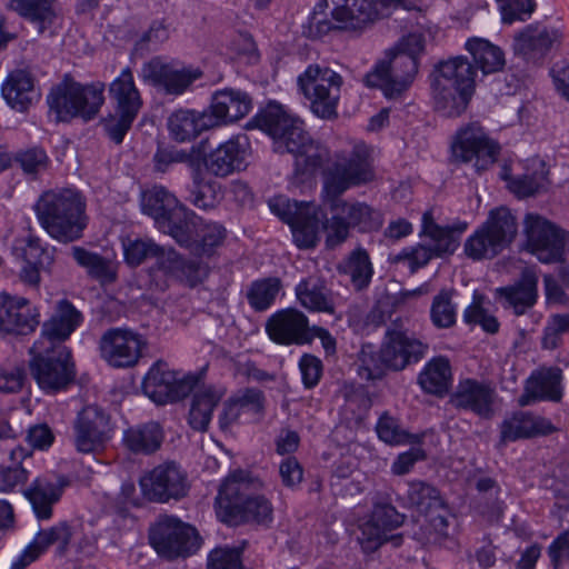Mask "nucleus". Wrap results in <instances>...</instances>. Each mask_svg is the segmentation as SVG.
Segmentation results:
<instances>
[{"label": "nucleus", "mask_w": 569, "mask_h": 569, "mask_svg": "<svg viewBox=\"0 0 569 569\" xmlns=\"http://www.w3.org/2000/svg\"><path fill=\"white\" fill-rule=\"evenodd\" d=\"M258 128L273 139V150L291 153L293 173L299 182L311 178L329 159L328 149L315 141L303 122L289 114L281 104L271 102L256 116Z\"/></svg>", "instance_id": "obj_1"}, {"label": "nucleus", "mask_w": 569, "mask_h": 569, "mask_svg": "<svg viewBox=\"0 0 569 569\" xmlns=\"http://www.w3.org/2000/svg\"><path fill=\"white\" fill-rule=\"evenodd\" d=\"M476 69L466 57H453L438 62L430 74L435 109L443 117L462 114L476 88Z\"/></svg>", "instance_id": "obj_2"}, {"label": "nucleus", "mask_w": 569, "mask_h": 569, "mask_svg": "<svg viewBox=\"0 0 569 569\" xmlns=\"http://www.w3.org/2000/svg\"><path fill=\"white\" fill-rule=\"evenodd\" d=\"M37 218L48 234L62 243L82 238L88 224L86 203L73 189L49 190L34 204Z\"/></svg>", "instance_id": "obj_3"}, {"label": "nucleus", "mask_w": 569, "mask_h": 569, "mask_svg": "<svg viewBox=\"0 0 569 569\" xmlns=\"http://www.w3.org/2000/svg\"><path fill=\"white\" fill-rule=\"evenodd\" d=\"M261 486L260 481H249L248 476L239 470L231 473L220 486L216 497L218 518L230 526L253 522L268 526L273 519L271 502L263 496L243 498L247 490Z\"/></svg>", "instance_id": "obj_4"}, {"label": "nucleus", "mask_w": 569, "mask_h": 569, "mask_svg": "<svg viewBox=\"0 0 569 569\" xmlns=\"http://www.w3.org/2000/svg\"><path fill=\"white\" fill-rule=\"evenodd\" d=\"M327 214L321 226L326 232V243L333 248L345 242L350 229L371 232L382 226L381 213L370 204L356 199H343L342 194L322 192Z\"/></svg>", "instance_id": "obj_5"}, {"label": "nucleus", "mask_w": 569, "mask_h": 569, "mask_svg": "<svg viewBox=\"0 0 569 569\" xmlns=\"http://www.w3.org/2000/svg\"><path fill=\"white\" fill-rule=\"evenodd\" d=\"M518 234L517 217L507 207L491 209L487 219L470 234L465 254L473 261L491 260L507 249Z\"/></svg>", "instance_id": "obj_6"}, {"label": "nucleus", "mask_w": 569, "mask_h": 569, "mask_svg": "<svg viewBox=\"0 0 569 569\" xmlns=\"http://www.w3.org/2000/svg\"><path fill=\"white\" fill-rule=\"evenodd\" d=\"M518 234L517 217L507 207L491 209L487 219L470 234L465 254L473 261L491 260L507 249Z\"/></svg>", "instance_id": "obj_7"}, {"label": "nucleus", "mask_w": 569, "mask_h": 569, "mask_svg": "<svg viewBox=\"0 0 569 569\" xmlns=\"http://www.w3.org/2000/svg\"><path fill=\"white\" fill-rule=\"evenodd\" d=\"M373 179L370 148L363 142H357L350 151L336 154L333 162L325 170L322 192L342 194Z\"/></svg>", "instance_id": "obj_8"}, {"label": "nucleus", "mask_w": 569, "mask_h": 569, "mask_svg": "<svg viewBox=\"0 0 569 569\" xmlns=\"http://www.w3.org/2000/svg\"><path fill=\"white\" fill-rule=\"evenodd\" d=\"M103 92L102 82L81 84L66 80L51 90L48 104L60 121H68L76 117L88 121L98 114L103 104Z\"/></svg>", "instance_id": "obj_9"}, {"label": "nucleus", "mask_w": 569, "mask_h": 569, "mask_svg": "<svg viewBox=\"0 0 569 569\" xmlns=\"http://www.w3.org/2000/svg\"><path fill=\"white\" fill-rule=\"evenodd\" d=\"M298 88L321 119L337 117L343 78L327 66L310 64L297 79Z\"/></svg>", "instance_id": "obj_10"}, {"label": "nucleus", "mask_w": 569, "mask_h": 569, "mask_svg": "<svg viewBox=\"0 0 569 569\" xmlns=\"http://www.w3.org/2000/svg\"><path fill=\"white\" fill-rule=\"evenodd\" d=\"M467 228L468 223L465 221L441 227L433 221L431 213L426 212L422 217L421 232L429 239V243L403 249L396 256L395 261L407 262L413 272L425 267L433 257L453 253L460 243L461 234Z\"/></svg>", "instance_id": "obj_11"}, {"label": "nucleus", "mask_w": 569, "mask_h": 569, "mask_svg": "<svg viewBox=\"0 0 569 569\" xmlns=\"http://www.w3.org/2000/svg\"><path fill=\"white\" fill-rule=\"evenodd\" d=\"M406 505L426 517L421 533L417 538L425 543H436L447 536L450 511L439 491L431 485L413 480L407 483L403 496Z\"/></svg>", "instance_id": "obj_12"}, {"label": "nucleus", "mask_w": 569, "mask_h": 569, "mask_svg": "<svg viewBox=\"0 0 569 569\" xmlns=\"http://www.w3.org/2000/svg\"><path fill=\"white\" fill-rule=\"evenodd\" d=\"M419 70V60L389 50L368 72L363 82L369 88H379L387 99H400L413 83Z\"/></svg>", "instance_id": "obj_13"}, {"label": "nucleus", "mask_w": 569, "mask_h": 569, "mask_svg": "<svg viewBox=\"0 0 569 569\" xmlns=\"http://www.w3.org/2000/svg\"><path fill=\"white\" fill-rule=\"evenodd\" d=\"M30 351L33 355L30 371L41 389L56 392L73 381L74 366L66 346L58 343L57 347L49 348L44 340H37Z\"/></svg>", "instance_id": "obj_14"}, {"label": "nucleus", "mask_w": 569, "mask_h": 569, "mask_svg": "<svg viewBox=\"0 0 569 569\" xmlns=\"http://www.w3.org/2000/svg\"><path fill=\"white\" fill-rule=\"evenodd\" d=\"M150 545L166 559L186 558L201 546L198 531L176 516L160 515L149 530Z\"/></svg>", "instance_id": "obj_15"}, {"label": "nucleus", "mask_w": 569, "mask_h": 569, "mask_svg": "<svg viewBox=\"0 0 569 569\" xmlns=\"http://www.w3.org/2000/svg\"><path fill=\"white\" fill-rule=\"evenodd\" d=\"M109 96L114 107V113L104 120L103 127L109 138L119 144L123 141L142 106L140 93L129 68L123 69L120 76L110 83Z\"/></svg>", "instance_id": "obj_16"}, {"label": "nucleus", "mask_w": 569, "mask_h": 569, "mask_svg": "<svg viewBox=\"0 0 569 569\" xmlns=\"http://www.w3.org/2000/svg\"><path fill=\"white\" fill-rule=\"evenodd\" d=\"M271 211L287 222L299 248H312L319 239L320 217L317 208L308 202H298L286 197H276L269 202Z\"/></svg>", "instance_id": "obj_17"}, {"label": "nucleus", "mask_w": 569, "mask_h": 569, "mask_svg": "<svg viewBox=\"0 0 569 569\" xmlns=\"http://www.w3.org/2000/svg\"><path fill=\"white\" fill-rule=\"evenodd\" d=\"M146 348L143 336L129 328H110L99 340L101 358L110 367L118 369L137 366Z\"/></svg>", "instance_id": "obj_18"}, {"label": "nucleus", "mask_w": 569, "mask_h": 569, "mask_svg": "<svg viewBox=\"0 0 569 569\" xmlns=\"http://www.w3.org/2000/svg\"><path fill=\"white\" fill-rule=\"evenodd\" d=\"M500 146L490 139L482 127L471 123L458 131L452 143V154L457 161L473 162L475 171L488 170L497 160Z\"/></svg>", "instance_id": "obj_19"}, {"label": "nucleus", "mask_w": 569, "mask_h": 569, "mask_svg": "<svg viewBox=\"0 0 569 569\" xmlns=\"http://www.w3.org/2000/svg\"><path fill=\"white\" fill-rule=\"evenodd\" d=\"M141 490L150 501L168 502L187 496L189 482L186 471L174 461L154 467L140 480Z\"/></svg>", "instance_id": "obj_20"}, {"label": "nucleus", "mask_w": 569, "mask_h": 569, "mask_svg": "<svg viewBox=\"0 0 569 569\" xmlns=\"http://www.w3.org/2000/svg\"><path fill=\"white\" fill-rule=\"evenodd\" d=\"M197 377L179 375L163 361H157L147 372L142 388L156 403L173 402L187 397L196 387Z\"/></svg>", "instance_id": "obj_21"}, {"label": "nucleus", "mask_w": 569, "mask_h": 569, "mask_svg": "<svg viewBox=\"0 0 569 569\" xmlns=\"http://www.w3.org/2000/svg\"><path fill=\"white\" fill-rule=\"evenodd\" d=\"M405 516L399 513L390 503H377L370 516L359 525L357 537L362 550L367 553L376 551L386 541L399 546L401 538L389 535L403 523Z\"/></svg>", "instance_id": "obj_22"}, {"label": "nucleus", "mask_w": 569, "mask_h": 569, "mask_svg": "<svg viewBox=\"0 0 569 569\" xmlns=\"http://www.w3.org/2000/svg\"><path fill=\"white\" fill-rule=\"evenodd\" d=\"M382 346L388 369L396 371L418 362L428 350V345L410 332L401 320L393 321L387 329Z\"/></svg>", "instance_id": "obj_23"}, {"label": "nucleus", "mask_w": 569, "mask_h": 569, "mask_svg": "<svg viewBox=\"0 0 569 569\" xmlns=\"http://www.w3.org/2000/svg\"><path fill=\"white\" fill-rule=\"evenodd\" d=\"M201 76L202 72L199 69L164 62L160 58H153L143 63L140 71L144 82L172 96L182 94Z\"/></svg>", "instance_id": "obj_24"}, {"label": "nucleus", "mask_w": 569, "mask_h": 569, "mask_svg": "<svg viewBox=\"0 0 569 569\" xmlns=\"http://www.w3.org/2000/svg\"><path fill=\"white\" fill-rule=\"evenodd\" d=\"M74 446L79 452L93 453L111 438L109 416L97 406H87L73 422Z\"/></svg>", "instance_id": "obj_25"}, {"label": "nucleus", "mask_w": 569, "mask_h": 569, "mask_svg": "<svg viewBox=\"0 0 569 569\" xmlns=\"http://www.w3.org/2000/svg\"><path fill=\"white\" fill-rule=\"evenodd\" d=\"M310 328L307 316L293 308L277 311L266 325L270 339L287 346L310 343Z\"/></svg>", "instance_id": "obj_26"}, {"label": "nucleus", "mask_w": 569, "mask_h": 569, "mask_svg": "<svg viewBox=\"0 0 569 569\" xmlns=\"http://www.w3.org/2000/svg\"><path fill=\"white\" fill-rule=\"evenodd\" d=\"M151 270L190 287L200 283L208 274L206 264L184 258L172 247L160 248Z\"/></svg>", "instance_id": "obj_27"}, {"label": "nucleus", "mask_w": 569, "mask_h": 569, "mask_svg": "<svg viewBox=\"0 0 569 569\" xmlns=\"http://www.w3.org/2000/svg\"><path fill=\"white\" fill-rule=\"evenodd\" d=\"M39 312L27 298L0 295V330L6 333L28 335L39 325Z\"/></svg>", "instance_id": "obj_28"}, {"label": "nucleus", "mask_w": 569, "mask_h": 569, "mask_svg": "<svg viewBox=\"0 0 569 569\" xmlns=\"http://www.w3.org/2000/svg\"><path fill=\"white\" fill-rule=\"evenodd\" d=\"M495 399L496 391L490 385L470 378L459 381L451 396L456 408L471 411L483 419L495 415Z\"/></svg>", "instance_id": "obj_29"}, {"label": "nucleus", "mask_w": 569, "mask_h": 569, "mask_svg": "<svg viewBox=\"0 0 569 569\" xmlns=\"http://www.w3.org/2000/svg\"><path fill=\"white\" fill-rule=\"evenodd\" d=\"M246 158L247 138L234 137L220 143L201 160L209 173L224 178L244 168Z\"/></svg>", "instance_id": "obj_30"}, {"label": "nucleus", "mask_w": 569, "mask_h": 569, "mask_svg": "<svg viewBox=\"0 0 569 569\" xmlns=\"http://www.w3.org/2000/svg\"><path fill=\"white\" fill-rule=\"evenodd\" d=\"M569 248V231L536 214V258L542 263H560Z\"/></svg>", "instance_id": "obj_31"}, {"label": "nucleus", "mask_w": 569, "mask_h": 569, "mask_svg": "<svg viewBox=\"0 0 569 569\" xmlns=\"http://www.w3.org/2000/svg\"><path fill=\"white\" fill-rule=\"evenodd\" d=\"M250 110L251 99L246 92L224 89L213 94L207 112L214 128L237 121L247 116Z\"/></svg>", "instance_id": "obj_32"}, {"label": "nucleus", "mask_w": 569, "mask_h": 569, "mask_svg": "<svg viewBox=\"0 0 569 569\" xmlns=\"http://www.w3.org/2000/svg\"><path fill=\"white\" fill-rule=\"evenodd\" d=\"M67 482L52 480L48 477H37L23 491L26 499L30 502L32 510L39 520H49L53 513V506L62 497Z\"/></svg>", "instance_id": "obj_33"}, {"label": "nucleus", "mask_w": 569, "mask_h": 569, "mask_svg": "<svg viewBox=\"0 0 569 569\" xmlns=\"http://www.w3.org/2000/svg\"><path fill=\"white\" fill-rule=\"evenodd\" d=\"M323 3L332 6L331 16L339 29L362 30L377 16L369 0H323Z\"/></svg>", "instance_id": "obj_34"}, {"label": "nucleus", "mask_w": 569, "mask_h": 569, "mask_svg": "<svg viewBox=\"0 0 569 569\" xmlns=\"http://www.w3.org/2000/svg\"><path fill=\"white\" fill-rule=\"evenodd\" d=\"M82 321L81 313L68 300L58 303L56 313L42 326V333L39 340H44L46 346L54 348L62 345Z\"/></svg>", "instance_id": "obj_35"}, {"label": "nucleus", "mask_w": 569, "mask_h": 569, "mask_svg": "<svg viewBox=\"0 0 569 569\" xmlns=\"http://www.w3.org/2000/svg\"><path fill=\"white\" fill-rule=\"evenodd\" d=\"M1 94L7 104L16 111L24 112L39 99L32 76L26 70L11 71L1 86Z\"/></svg>", "instance_id": "obj_36"}, {"label": "nucleus", "mask_w": 569, "mask_h": 569, "mask_svg": "<svg viewBox=\"0 0 569 569\" xmlns=\"http://www.w3.org/2000/svg\"><path fill=\"white\" fill-rule=\"evenodd\" d=\"M191 183L188 188L190 202L199 209L216 208L223 199L224 192L221 183L209 177L203 168L201 158L191 164Z\"/></svg>", "instance_id": "obj_37"}, {"label": "nucleus", "mask_w": 569, "mask_h": 569, "mask_svg": "<svg viewBox=\"0 0 569 569\" xmlns=\"http://www.w3.org/2000/svg\"><path fill=\"white\" fill-rule=\"evenodd\" d=\"M189 411V425L197 431H206L211 421L214 408L222 400L226 390L222 387L199 385L197 378L196 387Z\"/></svg>", "instance_id": "obj_38"}, {"label": "nucleus", "mask_w": 569, "mask_h": 569, "mask_svg": "<svg viewBox=\"0 0 569 569\" xmlns=\"http://www.w3.org/2000/svg\"><path fill=\"white\" fill-rule=\"evenodd\" d=\"M297 300L312 312H335V299L323 279L317 276L303 278L295 289Z\"/></svg>", "instance_id": "obj_39"}, {"label": "nucleus", "mask_w": 569, "mask_h": 569, "mask_svg": "<svg viewBox=\"0 0 569 569\" xmlns=\"http://www.w3.org/2000/svg\"><path fill=\"white\" fill-rule=\"evenodd\" d=\"M199 223L200 217L180 203L157 228L173 238L178 244L190 248Z\"/></svg>", "instance_id": "obj_40"}, {"label": "nucleus", "mask_w": 569, "mask_h": 569, "mask_svg": "<svg viewBox=\"0 0 569 569\" xmlns=\"http://www.w3.org/2000/svg\"><path fill=\"white\" fill-rule=\"evenodd\" d=\"M168 128L176 141L184 142L198 137L202 131L212 129V120L207 110H177L168 119Z\"/></svg>", "instance_id": "obj_41"}, {"label": "nucleus", "mask_w": 569, "mask_h": 569, "mask_svg": "<svg viewBox=\"0 0 569 569\" xmlns=\"http://www.w3.org/2000/svg\"><path fill=\"white\" fill-rule=\"evenodd\" d=\"M163 437L161 426L158 422L150 421L128 429L123 435V441L130 451L150 455L161 447Z\"/></svg>", "instance_id": "obj_42"}, {"label": "nucleus", "mask_w": 569, "mask_h": 569, "mask_svg": "<svg viewBox=\"0 0 569 569\" xmlns=\"http://www.w3.org/2000/svg\"><path fill=\"white\" fill-rule=\"evenodd\" d=\"M54 0H11L10 8L32 22L39 34L44 33L57 19Z\"/></svg>", "instance_id": "obj_43"}, {"label": "nucleus", "mask_w": 569, "mask_h": 569, "mask_svg": "<svg viewBox=\"0 0 569 569\" xmlns=\"http://www.w3.org/2000/svg\"><path fill=\"white\" fill-rule=\"evenodd\" d=\"M496 296L503 299L517 315H522L533 305V272L525 270L515 284L497 288Z\"/></svg>", "instance_id": "obj_44"}, {"label": "nucleus", "mask_w": 569, "mask_h": 569, "mask_svg": "<svg viewBox=\"0 0 569 569\" xmlns=\"http://www.w3.org/2000/svg\"><path fill=\"white\" fill-rule=\"evenodd\" d=\"M465 47L483 74L498 72L505 67L506 61L502 50L488 40L472 38L466 42Z\"/></svg>", "instance_id": "obj_45"}, {"label": "nucleus", "mask_w": 569, "mask_h": 569, "mask_svg": "<svg viewBox=\"0 0 569 569\" xmlns=\"http://www.w3.org/2000/svg\"><path fill=\"white\" fill-rule=\"evenodd\" d=\"M13 253L21 262L37 266L43 272L50 273L54 263L56 249L43 246L39 238L29 236L21 240L19 246L13 247Z\"/></svg>", "instance_id": "obj_46"}, {"label": "nucleus", "mask_w": 569, "mask_h": 569, "mask_svg": "<svg viewBox=\"0 0 569 569\" xmlns=\"http://www.w3.org/2000/svg\"><path fill=\"white\" fill-rule=\"evenodd\" d=\"M179 204L178 199L161 186H154L144 191L141 198V209L143 213L151 217L157 227L160 224L161 220L170 216Z\"/></svg>", "instance_id": "obj_47"}, {"label": "nucleus", "mask_w": 569, "mask_h": 569, "mask_svg": "<svg viewBox=\"0 0 569 569\" xmlns=\"http://www.w3.org/2000/svg\"><path fill=\"white\" fill-rule=\"evenodd\" d=\"M71 256L78 266L87 270L91 278L101 282H113L116 280L117 276L112 262L99 253L73 246L71 248Z\"/></svg>", "instance_id": "obj_48"}, {"label": "nucleus", "mask_w": 569, "mask_h": 569, "mask_svg": "<svg viewBox=\"0 0 569 569\" xmlns=\"http://www.w3.org/2000/svg\"><path fill=\"white\" fill-rule=\"evenodd\" d=\"M30 456V451L22 447L10 450V463L0 466V491L11 492L22 487L28 480L29 472L23 467V461Z\"/></svg>", "instance_id": "obj_49"}, {"label": "nucleus", "mask_w": 569, "mask_h": 569, "mask_svg": "<svg viewBox=\"0 0 569 569\" xmlns=\"http://www.w3.org/2000/svg\"><path fill=\"white\" fill-rule=\"evenodd\" d=\"M451 380L449 361L445 358L430 360L419 376V383L429 393L441 395L447 391Z\"/></svg>", "instance_id": "obj_50"}, {"label": "nucleus", "mask_w": 569, "mask_h": 569, "mask_svg": "<svg viewBox=\"0 0 569 569\" xmlns=\"http://www.w3.org/2000/svg\"><path fill=\"white\" fill-rule=\"evenodd\" d=\"M340 269L358 291L366 289L371 282L373 269L369 254L363 249L352 251Z\"/></svg>", "instance_id": "obj_51"}, {"label": "nucleus", "mask_w": 569, "mask_h": 569, "mask_svg": "<svg viewBox=\"0 0 569 569\" xmlns=\"http://www.w3.org/2000/svg\"><path fill=\"white\" fill-rule=\"evenodd\" d=\"M562 396V370L559 367H540L536 371V401L560 402Z\"/></svg>", "instance_id": "obj_52"}, {"label": "nucleus", "mask_w": 569, "mask_h": 569, "mask_svg": "<svg viewBox=\"0 0 569 569\" xmlns=\"http://www.w3.org/2000/svg\"><path fill=\"white\" fill-rule=\"evenodd\" d=\"M281 289L278 278H263L251 282L246 297L250 307L256 311L269 309Z\"/></svg>", "instance_id": "obj_53"}, {"label": "nucleus", "mask_w": 569, "mask_h": 569, "mask_svg": "<svg viewBox=\"0 0 569 569\" xmlns=\"http://www.w3.org/2000/svg\"><path fill=\"white\" fill-rule=\"evenodd\" d=\"M226 229L217 222H204L200 218L197 236L193 238L190 250L199 256H211L214 249L222 244Z\"/></svg>", "instance_id": "obj_54"}, {"label": "nucleus", "mask_w": 569, "mask_h": 569, "mask_svg": "<svg viewBox=\"0 0 569 569\" xmlns=\"http://www.w3.org/2000/svg\"><path fill=\"white\" fill-rule=\"evenodd\" d=\"M386 369H388V366L385 360L383 346L378 351L370 343L363 345L358 353V376L363 380H376L385 375Z\"/></svg>", "instance_id": "obj_55"}, {"label": "nucleus", "mask_w": 569, "mask_h": 569, "mask_svg": "<svg viewBox=\"0 0 569 569\" xmlns=\"http://www.w3.org/2000/svg\"><path fill=\"white\" fill-rule=\"evenodd\" d=\"M456 290L442 289L432 300L430 318L439 329L451 328L456 323L457 305L452 301Z\"/></svg>", "instance_id": "obj_56"}, {"label": "nucleus", "mask_w": 569, "mask_h": 569, "mask_svg": "<svg viewBox=\"0 0 569 569\" xmlns=\"http://www.w3.org/2000/svg\"><path fill=\"white\" fill-rule=\"evenodd\" d=\"M533 433V416L529 411H517L500 425V442L517 441L530 438Z\"/></svg>", "instance_id": "obj_57"}, {"label": "nucleus", "mask_w": 569, "mask_h": 569, "mask_svg": "<svg viewBox=\"0 0 569 569\" xmlns=\"http://www.w3.org/2000/svg\"><path fill=\"white\" fill-rule=\"evenodd\" d=\"M77 533V528L70 526L68 522H59L58 525L39 531L36 537V545H39V549L43 552L51 546L58 545V552L66 555L71 539Z\"/></svg>", "instance_id": "obj_58"}, {"label": "nucleus", "mask_w": 569, "mask_h": 569, "mask_svg": "<svg viewBox=\"0 0 569 569\" xmlns=\"http://www.w3.org/2000/svg\"><path fill=\"white\" fill-rule=\"evenodd\" d=\"M518 169H523L520 162L513 168L503 166L500 177L515 197L526 199L533 194V171L527 169L526 172H520Z\"/></svg>", "instance_id": "obj_59"}, {"label": "nucleus", "mask_w": 569, "mask_h": 569, "mask_svg": "<svg viewBox=\"0 0 569 569\" xmlns=\"http://www.w3.org/2000/svg\"><path fill=\"white\" fill-rule=\"evenodd\" d=\"M485 297L475 292L473 300L463 312V320L468 325H480L488 333H496L499 330L497 318L483 306Z\"/></svg>", "instance_id": "obj_60"}, {"label": "nucleus", "mask_w": 569, "mask_h": 569, "mask_svg": "<svg viewBox=\"0 0 569 569\" xmlns=\"http://www.w3.org/2000/svg\"><path fill=\"white\" fill-rule=\"evenodd\" d=\"M160 248L152 239L148 238L123 241L124 259L132 267L141 264L148 258L156 260Z\"/></svg>", "instance_id": "obj_61"}, {"label": "nucleus", "mask_w": 569, "mask_h": 569, "mask_svg": "<svg viewBox=\"0 0 569 569\" xmlns=\"http://www.w3.org/2000/svg\"><path fill=\"white\" fill-rule=\"evenodd\" d=\"M563 39L560 28L555 26H536V60L543 59L557 51Z\"/></svg>", "instance_id": "obj_62"}, {"label": "nucleus", "mask_w": 569, "mask_h": 569, "mask_svg": "<svg viewBox=\"0 0 569 569\" xmlns=\"http://www.w3.org/2000/svg\"><path fill=\"white\" fill-rule=\"evenodd\" d=\"M14 160L27 174L42 173L50 162L44 149L37 146L19 150Z\"/></svg>", "instance_id": "obj_63"}, {"label": "nucleus", "mask_w": 569, "mask_h": 569, "mask_svg": "<svg viewBox=\"0 0 569 569\" xmlns=\"http://www.w3.org/2000/svg\"><path fill=\"white\" fill-rule=\"evenodd\" d=\"M241 548H216L208 556V569H244L240 555Z\"/></svg>", "instance_id": "obj_64"}]
</instances>
